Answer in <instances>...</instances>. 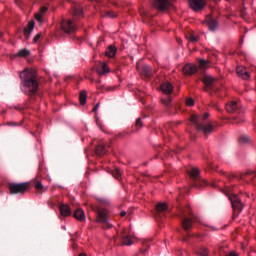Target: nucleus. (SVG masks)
Here are the masks:
<instances>
[{
    "label": "nucleus",
    "mask_w": 256,
    "mask_h": 256,
    "mask_svg": "<svg viewBox=\"0 0 256 256\" xmlns=\"http://www.w3.org/2000/svg\"><path fill=\"white\" fill-rule=\"evenodd\" d=\"M35 70L26 68L22 72H20V79L22 81V91L26 95L32 97L37 93V89H39V83L37 82Z\"/></svg>",
    "instance_id": "f257e3e1"
},
{
    "label": "nucleus",
    "mask_w": 256,
    "mask_h": 256,
    "mask_svg": "<svg viewBox=\"0 0 256 256\" xmlns=\"http://www.w3.org/2000/svg\"><path fill=\"white\" fill-rule=\"evenodd\" d=\"M72 15L74 20H62L60 23L61 30L63 33L71 34L77 31V24H75V19L83 17V8L81 4L74 3L72 5Z\"/></svg>",
    "instance_id": "f03ea898"
},
{
    "label": "nucleus",
    "mask_w": 256,
    "mask_h": 256,
    "mask_svg": "<svg viewBox=\"0 0 256 256\" xmlns=\"http://www.w3.org/2000/svg\"><path fill=\"white\" fill-rule=\"evenodd\" d=\"M206 119H209V113H204L201 117L199 116H192L191 121L196 126L197 131H203L204 135H210L215 131L213 124H205L203 123Z\"/></svg>",
    "instance_id": "7ed1b4c3"
},
{
    "label": "nucleus",
    "mask_w": 256,
    "mask_h": 256,
    "mask_svg": "<svg viewBox=\"0 0 256 256\" xmlns=\"http://www.w3.org/2000/svg\"><path fill=\"white\" fill-rule=\"evenodd\" d=\"M225 195L229 197L232 204V209L234 211V216L237 217V215L243 211V202H241V198H239L237 194L232 193L231 189L226 190Z\"/></svg>",
    "instance_id": "20e7f679"
},
{
    "label": "nucleus",
    "mask_w": 256,
    "mask_h": 256,
    "mask_svg": "<svg viewBox=\"0 0 256 256\" xmlns=\"http://www.w3.org/2000/svg\"><path fill=\"white\" fill-rule=\"evenodd\" d=\"M97 222L102 224L103 229H111L113 224L109 221V212L105 208L98 207Z\"/></svg>",
    "instance_id": "39448f33"
},
{
    "label": "nucleus",
    "mask_w": 256,
    "mask_h": 256,
    "mask_svg": "<svg viewBox=\"0 0 256 256\" xmlns=\"http://www.w3.org/2000/svg\"><path fill=\"white\" fill-rule=\"evenodd\" d=\"M191 179L194 181V187H205L207 180L199 178V169L192 168L188 171Z\"/></svg>",
    "instance_id": "423d86ee"
},
{
    "label": "nucleus",
    "mask_w": 256,
    "mask_h": 256,
    "mask_svg": "<svg viewBox=\"0 0 256 256\" xmlns=\"http://www.w3.org/2000/svg\"><path fill=\"white\" fill-rule=\"evenodd\" d=\"M192 218L187 217V214L182 215V227L184 231H189L193 227V221L201 223V219L194 214H191Z\"/></svg>",
    "instance_id": "0eeeda50"
},
{
    "label": "nucleus",
    "mask_w": 256,
    "mask_h": 256,
    "mask_svg": "<svg viewBox=\"0 0 256 256\" xmlns=\"http://www.w3.org/2000/svg\"><path fill=\"white\" fill-rule=\"evenodd\" d=\"M8 189L12 194L25 193V191L29 189V184L28 183H20V184L10 183L8 185Z\"/></svg>",
    "instance_id": "6e6552de"
},
{
    "label": "nucleus",
    "mask_w": 256,
    "mask_h": 256,
    "mask_svg": "<svg viewBox=\"0 0 256 256\" xmlns=\"http://www.w3.org/2000/svg\"><path fill=\"white\" fill-rule=\"evenodd\" d=\"M204 85H205V90L208 92V93H212V91H215V78H213V76L211 75H208V74H205L203 79H202Z\"/></svg>",
    "instance_id": "1a4fd4ad"
},
{
    "label": "nucleus",
    "mask_w": 256,
    "mask_h": 256,
    "mask_svg": "<svg viewBox=\"0 0 256 256\" xmlns=\"http://www.w3.org/2000/svg\"><path fill=\"white\" fill-rule=\"evenodd\" d=\"M152 5L155 9H158L159 11H165L171 7V1L170 0H153Z\"/></svg>",
    "instance_id": "9d476101"
},
{
    "label": "nucleus",
    "mask_w": 256,
    "mask_h": 256,
    "mask_svg": "<svg viewBox=\"0 0 256 256\" xmlns=\"http://www.w3.org/2000/svg\"><path fill=\"white\" fill-rule=\"evenodd\" d=\"M207 2L205 0H190V7L193 11H201L205 8Z\"/></svg>",
    "instance_id": "9b49d317"
},
{
    "label": "nucleus",
    "mask_w": 256,
    "mask_h": 256,
    "mask_svg": "<svg viewBox=\"0 0 256 256\" xmlns=\"http://www.w3.org/2000/svg\"><path fill=\"white\" fill-rule=\"evenodd\" d=\"M111 73V69H109V64L106 62H100L98 66L97 74L99 77H105V75Z\"/></svg>",
    "instance_id": "f8f14e48"
},
{
    "label": "nucleus",
    "mask_w": 256,
    "mask_h": 256,
    "mask_svg": "<svg viewBox=\"0 0 256 256\" xmlns=\"http://www.w3.org/2000/svg\"><path fill=\"white\" fill-rule=\"evenodd\" d=\"M206 23L210 31H217L219 29V22L211 16H207Z\"/></svg>",
    "instance_id": "ddd939ff"
},
{
    "label": "nucleus",
    "mask_w": 256,
    "mask_h": 256,
    "mask_svg": "<svg viewBox=\"0 0 256 256\" xmlns=\"http://www.w3.org/2000/svg\"><path fill=\"white\" fill-rule=\"evenodd\" d=\"M236 73L238 77H241V79H244V81L249 80L251 77V75H249V72H247V69L243 67H237Z\"/></svg>",
    "instance_id": "4468645a"
},
{
    "label": "nucleus",
    "mask_w": 256,
    "mask_h": 256,
    "mask_svg": "<svg viewBox=\"0 0 256 256\" xmlns=\"http://www.w3.org/2000/svg\"><path fill=\"white\" fill-rule=\"evenodd\" d=\"M183 73L185 75H195L197 73V66L195 64H186L183 67Z\"/></svg>",
    "instance_id": "2eb2a0df"
},
{
    "label": "nucleus",
    "mask_w": 256,
    "mask_h": 256,
    "mask_svg": "<svg viewBox=\"0 0 256 256\" xmlns=\"http://www.w3.org/2000/svg\"><path fill=\"white\" fill-rule=\"evenodd\" d=\"M59 209L62 217H69V215H71V208L67 204L60 205Z\"/></svg>",
    "instance_id": "dca6fc26"
},
{
    "label": "nucleus",
    "mask_w": 256,
    "mask_h": 256,
    "mask_svg": "<svg viewBox=\"0 0 256 256\" xmlns=\"http://www.w3.org/2000/svg\"><path fill=\"white\" fill-rule=\"evenodd\" d=\"M161 90L163 91V93H165L166 95H169L173 92V84L170 82H164L161 86Z\"/></svg>",
    "instance_id": "f3484780"
},
{
    "label": "nucleus",
    "mask_w": 256,
    "mask_h": 256,
    "mask_svg": "<svg viewBox=\"0 0 256 256\" xmlns=\"http://www.w3.org/2000/svg\"><path fill=\"white\" fill-rule=\"evenodd\" d=\"M239 109V104H237L235 101H231L226 104V111L228 113H235Z\"/></svg>",
    "instance_id": "a211bd4d"
},
{
    "label": "nucleus",
    "mask_w": 256,
    "mask_h": 256,
    "mask_svg": "<svg viewBox=\"0 0 256 256\" xmlns=\"http://www.w3.org/2000/svg\"><path fill=\"white\" fill-rule=\"evenodd\" d=\"M106 57H109L110 59H113L115 55H117V47L110 45L106 51H105Z\"/></svg>",
    "instance_id": "6ab92c4d"
},
{
    "label": "nucleus",
    "mask_w": 256,
    "mask_h": 256,
    "mask_svg": "<svg viewBox=\"0 0 256 256\" xmlns=\"http://www.w3.org/2000/svg\"><path fill=\"white\" fill-rule=\"evenodd\" d=\"M33 29H35V22L31 21L28 23L27 27L24 29L26 39H29V35L33 33Z\"/></svg>",
    "instance_id": "aec40b11"
},
{
    "label": "nucleus",
    "mask_w": 256,
    "mask_h": 256,
    "mask_svg": "<svg viewBox=\"0 0 256 256\" xmlns=\"http://www.w3.org/2000/svg\"><path fill=\"white\" fill-rule=\"evenodd\" d=\"M45 13H47V7H42L40 11L35 14V19L39 21V23H43V15H45Z\"/></svg>",
    "instance_id": "412c9836"
},
{
    "label": "nucleus",
    "mask_w": 256,
    "mask_h": 256,
    "mask_svg": "<svg viewBox=\"0 0 256 256\" xmlns=\"http://www.w3.org/2000/svg\"><path fill=\"white\" fill-rule=\"evenodd\" d=\"M74 217L78 221H85V212L81 208H79L74 212Z\"/></svg>",
    "instance_id": "4be33fe9"
},
{
    "label": "nucleus",
    "mask_w": 256,
    "mask_h": 256,
    "mask_svg": "<svg viewBox=\"0 0 256 256\" xmlns=\"http://www.w3.org/2000/svg\"><path fill=\"white\" fill-rule=\"evenodd\" d=\"M122 243L123 245H133L135 243V238H132L130 235H124L122 236Z\"/></svg>",
    "instance_id": "5701e85b"
},
{
    "label": "nucleus",
    "mask_w": 256,
    "mask_h": 256,
    "mask_svg": "<svg viewBox=\"0 0 256 256\" xmlns=\"http://www.w3.org/2000/svg\"><path fill=\"white\" fill-rule=\"evenodd\" d=\"M167 203L165 202H160L156 205V211L157 213H163V211H167Z\"/></svg>",
    "instance_id": "b1692460"
},
{
    "label": "nucleus",
    "mask_w": 256,
    "mask_h": 256,
    "mask_svg": "<svg viewBox=\"0 0 256 256\" xmlns=\"http://www.w3.org/2000/svg\"><path fill=\"white\" fill-rule=\"evenodd\" d=\"M141 73L145 77H151V66L149 65L142 66Z\"/></svg>",
    "instance_id": "393cba45"
},
{
    "label": "nucleus",
    "mask_w": 256,
    "mask_h": 256,
    "mask_svg": "<svg viewBox=\"0 0 256 256\" xmlns=\"http://www.w3.org/2000/svg\"><path fill=\"white\" fill-rule=\"evenodd\" d=\"M80 104L85 105L87 103V92L82 91L79 96Z\"/></svg>",
    "instance_id": "a878e982"
},
{
    "label": "nucleus",
    "mask_w": 256,
    "mask_h": 256,
    "mask_svg": "<svg viewBox=\"0 0 256 256\" xmlns=\"http://www.w3.org/2000/svg\"><path fill=\"white\" fill-rule=\"evenodd\" d=\"M196 255L207 256V255H209V250H207V248H205V247L200 248L199 250H197Z\"/></svg>",
    "instance_id": "bb28decb"
},
{
    "label": "nucleus",
    "mask_w": 256,
    "mask_h": 256,
    "mask_svg": "<svg viewBox=\"0 0 256 256\" xmlns=\"http://www.w3.org/2000/svg\"><path fill=\"white\" fill-rule=\"evenodd\" d=\"M29 55V50L22 49L18 53L15 54V57H27Z\"/></svg>",
    "instance_id": "cd10ccee"
},
{
    "label": "nucleus",
    "mask_w": 256,
    "mask_h": 256,
    "mask_svg": "<svg viewBox=\"0 0 256 256\" xmlns=\"http://www.w3.org/2000/svg\"><path fill=\"white\" fill-rule=\"evenodd\" d=\"M111 174L115 179H121V170L119 168H115L111 171Z\"/></svg>",
    "instance_id": "c85d7f7f"
},
{
    "label": "nucleus",
    "mask_w": 256,
    "mask_h": 256,
    "mask_svg": "<svg viewBox=\"0 0 256 256\" xmlns=\"http://www.w3.org/2000/svg\"><path fill=\"white\" fill-rule=\"evenodd\" d=\"M249 141H250V138L247 135L241 136L239 138V143H241V145H245V143H249Z\"/></svg>",
    "instance_id": "c756f323"
},
{
    "label": "nucleus",
    "mask_w": 256,
    "mask_h": 256,
    "mask_svg": "<svg viewBox=\"0 0 256 256\" xmlns=\"http://www.w3.org/2000/svg\"><path fill=\"white\" fill-rule=\"evenodd\" d=\"M35 189H37V191H47V188H45L41 182L35 184Z\"/></svg>",
    "instance_id": "7c9ffc66"
},
{
    "label": "nucleus",
    "mask_w": 256,
    "mask_h": 256,
    "mask_svg": "<svg viewBox=\"0 0 256 256\" xmlns=\"http://www.w3.org/2000/svg\"><path fill=\"white\" fill-rule=\"evenodd\" d=\"M97 151H98V155H105V153H107V150L103 145H98Z\"/></svg>",
    "instance_id": "2f4dec72"
},
{
    "label": "nucleus",
    "mask_w": 256,
    "mask_h": 256,
    "mask_svg": "<svg viewBox=\"0 0 256 256\" xmlns=\"http://www.w3.org/2000/svg\"><path fill=\"white\" fill-rule=\"evenodd\" d=\"M104 17H108V19H115V17H117V14H115V12L113 11H109L104 15Z\"/></svg>",
    "instance_id": "473e14b6"
},
{
    "label": "nucleus",
    "mask_w": 256,
    "mask_h": 256,
    "mask_svg": "<svg viewBox=\"0 0 256 256\" xmlns=\"http://www.w3.org/2000/svg\"><path fill=\"white\" fill-rule=\"evenodd\" d=\"M98 203L100 205H109V200L107 198H98Z\"/></svg>",
    "instance_id": "72a5a7b5"
},
{
    "label": "nucleus",
    "mask_w": 256,
    "mask_h": 256,
    "mask_svg": "<svg viewBox=\"0 0 256 256\" xmlns=\"http://www.w3.org/2000/svg\"><path fill=\"white\" fill-rule=\"evenodd\" d=\"M200 69H207V62L205 60L199 61Z\"/></svg>",
    "instance_id": "f704fd0d"
},
{
    "label": "nucleus",
    "mask_w": 256,
    "mask_h": 256,
    "mask_svg": "<svg viewBox=\"0 0 256 256\" xmlns=\"http://www.w3.org/2000/svg\"><path fill=\"white\" fill-rule=\"evenodd\" d=\"M186 105H188V107H193V105H195V101L192 98H188L186 100Z\"/></svg>",
    "instance_id": "c9c22d12"
},
{
    "label": "nucleus",
    "mask_w": 256,
    "mask_h": 256,
    "mask_svg": "<svg viewBox=\"0 0 256 256\" xmlns=\"http://www.w3.org/2000/svg\"><path fill=\"white\" fill-rule=\"evenodd\" d=\"M136 127L137 129H141L143 127V122L141 121V118H138L136 120Z\"/></svg>",
    "instance_id": "e433bc0d"
},
{
    "label": "nucleus",
    "mask_w": 256,
    "mask_h": 256,
    "mask_svg": "<svg viewBox=\"0 0 256 256\" xmlns=\"http://www.w3.org/2000/svg\"><path fill=\"white\" fill-rule=\"evenodd\" d=\"M197 36H195V35H190V37H189V41H190V43H197Z\"/></svg>",
    "instance_id": "4c0bfd02"
},
{
    "label": "nucleus",
    "mask_w": 256,
    "mask_h": 256,
    "mask_svg": "<svg viewBox=\"0 0 256 256\" xmlns=\"http://www.w3.org/2000/svg\"><path fill=\"white\" fill-rule=\"evenodd\" d=\"M41 39V34H37L35 37H34V43H37V41Z\"/></svg>",
    "instance_id": "58836bf2"
},
{
    "label": "nucleus",
    "mask_w": 256,
    "mask_h": 256,
    "mask_svg": "<svg viewBox=\"0 0 256 256\" xmlns=\"http://www.w3.org/2000/svg\"><path fill=\"white\" fill-rule=\"evenodd\" d=\"M7 125L9 127H17V123H15V122H8Z\"/></svg>",
    "instance_id": "ea45409f"
},
{
    "label": "nucleus",
    "mask_w": 256,
    "mask_h": 256,
    "mask_svg": "<svg viewBox=\"0 0 256 256\" xmlns=\"http://www.w3.org/2000/svg\"><path fill=\"white\" fill-rule=\"evenodd\" d=\"M120 215H121V217H125V215H127V212L126 211H121Z\"/></svg>",
    "instance_id": "a19ab883"
},
{
    "label": "nucleus",
    "mask_w": 256,
    "mask_h": 256,
    "mask_svg": "<svg viewBox=\"0 0 256 256\" xmlns=\"http://www.w3.org/2000/svg\"><path fill=\"white\" fill-rule=\"evenodd\" d=\"M162 103H163L164 105H169V103H171V101L162 100Z\"/></svg>",
    "instance_id": "79ce46f5"
},
{
    "label": "nucleus",
    "mask_w": 256,
    "mask_h": 256,
    "mask_svg": "<svg viewBox=\"0 0 256 256\" xmlns=\"http://www.w3.org/2000/svg\"><path fill=\"white\" fill-rule=\"evenodd\" d=\"M92 111H97V105L93 107Z\"/></svg>",
    "instance_id": "37998d69"
},
{
    "label": "nucleus",
    "mask_w": 256,
    "mask_h": 256,
    "mask_svg": "<svg viewBox=\"0 0 256 256\" xmlns=\"http://www.w3.org/2000/svg\"><path fill=\"white\" fill-rule=\"evenodd\" d=\"M98 3H101V0H98Z\"/></svg>",
    "instance_id": "c03bdc74"
},
{
    "label": "nucleus",
    "mask_w": 256,
    "mask_h": 256,
    "mask_svg": "<svg viewBox=\"0 0 256 256\" xmlns=\"http://www.w3.org/2000/svg\"><path fill=\"white\" fill-rule=\"evenodd\" d=\"M212 187H215V184H212Z\"/></svg>",
    "instance_id": "a18cd8bd"
},
{
    "label": "nucleus",
    "mask_w": 256,
    "mask_h": 256,
    "mask_svg": "<svg viewBox=\"0 0 256 256\" xmlns=\"http://www.w3.org/2000/svg\"><path fill=\"white\" fill-rule=\"evenodd\" d=\"M100 41H104L103 39H100Z\"/></svg>",
    "instance_id": "49530a36"
},
{
    "label": "nucleus",
    "mask_w": 256,
    "mask_h": 256,
    "mask_svg": "<svg viewBox=\"0 0 256 256\" xmlns=\"http://www.w3.org/2000/svg\"><path fill=\"white\" fill-rule=\"evenodd\" d=\"M90 1H96V0H90Z\"/></svg>",
    "instance_id": "de8ad7c7"
},
{
    "label": "nucleus",
    "mask_w": 256,
    "mask_h": 256,
    "mask_svg": "<svg viewBox=\"0 0 256 256\" xmlns=\"http://www.w3.org/2000/svg\"><path fill=\"white\" fill-rule=\"evenodd\" d=\"M97 107H99V104H97Z\"/></svg>",
    "instance_id": "09e8293b"
}]
</instances>
